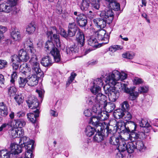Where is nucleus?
I'll return each mask as SVG.
<instances>
[{
  "label": "nucleus",
  "mask_w": 158,
  "mask_h": 158,
  "mask_svg": "<svg viewBox=\"0 0 158 158\" xmlns=\"http://www.w3.org/2000/svg\"><path fill=\"white\" fill-rule=\"evenodd\" d=\"M97 130L96 127L88 126L85 129V131L87 136L90 137L94 134Z\"/></svg>",
  "instance_id": "nucleus-35"
},
{
  "label": "nucleus",
  "mask_w": 158,
  "mask_h": 158,
  "mask_svg": "<svg viewBox=\"0 0 158 158\" xmlns=\"http://www.w3.org/2000/svg\"><path fill=\"white\" fill-rule=\"evenodd\" d=\"M96 103L102 106L105 104L107 101V97L102 93H99L95 96Z\"/></svg>",
  "instance_id": "nucleus-23"
},
{
  "label": "nucleus",
  "mask_w": 158,
  "mask_h": 158,
  "mask_svg": "<svg viewBox=\"0 0 158 158\" xmlns=\"http://www.w3.org/2000/svg\"><path fill=\"white\" fill-rule=\"evenodd\" d=\"M125 133L129 134L134 131L136 128V123L133 121H127L126 122Z\"/></svg>",
  "instance_id": "nucleus-20"
},
{
  "label": "nucleus",
  "mask_w": 158,
  "mask_h": 158,
  "mask_svg": "<svg viewBox=\"0 0 158 158\" xmlns=\"http://www.w3.org/2000/svg\"><path fill=\"white\" fill-rule=\"evenodd\" d=\"M21 145H22V143L24 145V147H26V146L28 144H33V141H31V142H30L29 143H27V142H28L27 140V138L26 136H23V137H21Z\"/></svg>",
  "instance_id": "nucleus-55"
},
{
  "label": "nucleus",
  "mask_w": 158,
  "mask_h": 158,
  "mask_svg": "<svg viewBox=\"0 0 158 158\" xmlns=\"http://www.w3.org/2000/svg\"><path fill=\"white\" fill-rule=\"evenodd\" d=\"M121 85V89L127 93L129 94V99L130 100H135L138 97L139 93L137 91H135L134 87L133 89H129L127 87V85L125 84L118 83Z\"/></svg>",
  "instance_id": "nucleus-7"
},
{
  "label": "nucleus",
  "mask_w": 158,
  "mask_h": 158,
  "mask_svg": "<svg viewBox=\"0 0 158 158\" xmlns=\"http://www.w3.org/2000/svg\"><path fill=\"white\" fill-rule=\"evenodd\" d=\"M109 5L111 8L115 11H118L120 10V4L114 1L110 3Z\"/></svg>",
  "instance_id": "nucleus-44"
},
{
  "label": "nucleus",
  "mask_w": 158,
  "mask_h": 158,
  "mask_svg": "<svg viewBox=\"0 0 158 158\" xmlns=\"http://www.w3.org/2000/svg\"><path fill=\"white\" fill-rule=\"evenodd\" d=\"M126 123H124L122 120H119L118 122H117L116 120L113 119L110 121L109 123V127L110 126L114 127V129H115L114 131H116L118 130H119L120 132L125 133V130H126L125 126Z\"/></svg>",
  "instance_id": "nucleus-8"
},
{
  "label": "nucleus",
  "mask_w": 158,
  "mask_h": 158,
  "mask_svg": "<svg viewBox=\"0 0 158 158\" xmlns=\"http://www.w3.org/2000/svg\"><path fill=\"white\" fill-rule=\"evenodd\" d=\"M102 107L103 106L96 103L94 104L93 107V112L95 113L98 114L101 111Z\"/></svg>",
  "instance_id": "nucleus-43"
},
{
  "label": "nucleus",
  "mask_w": 158,
  "mask_h": 158,
  "mask_svg": "<svg viewBox=\"0 0 158 158\" xmlns=\"http://www.w3.org/2000/svg\"><path fill=\"white\" fill-rule=\"evenodd\" d=\"M101 88L93 85L90 88L91 92L94 94L96 95L99 93H101Z\"/></svg>",
  "instance_id": "nucleus-48"
},
{
  "label": "nucleus",
  "mask_w": 158,
  "mask_h": 158,
  "mask_svg": "<svg viewBox=\"0 0 158 158\" xmlns=\"http://www.w3.org/2000/svg\"><path fill=\"white\" fill-rule=\"evenodd\" d=\"M7 28L5 27L2 25L0 26V42L1 39L4 37V33L7 31Z\"/></svg>",
  "instance_id": "nucleus-54"
},
{
  "label": "nucleus",
  "mask_w": 158,
  "mask_h": 158,
  "mask_svg": "<svg viewBox=\"0 0 158 158\" xmlns=\"http://www.w3.org/2000/svg\"><path fill=\"white\" fill-rule=\"evenodd\" d=\"M109 116V114L106 111L105 112L104 111H101L98 114V116L100 121H104L107 119Z\"/></svg>",
  "instance_id": "nucleus-40"
},
{
  "label": "nucleus",
  "mask_w": 158,
  "mask_h": 158,
  "mask_svg": "<svg viewBox=\"0 0 158 158\" xmlns=\"http://www.w3.org/2000/svg\"><path fill=\"white\" fill-rule=\"evenodd\" d=\"M93 23L98 28L100 29L104 28L106 26V23H108L107 19L101 17L100 18L94 19Z\"/></svg>",
  "instance_id": "nucleus-17"
},
{
  "label": "nucleus",
  "mask_w": 158,
  "mask_h": 158,
  "mask_svg": "<svg viewBox=\"0 0 158 158\" xmlns=\"http://www.w3.org/2000/svg\"><path fill=\"white\" fill-rule=\"evenodd\" d=\"M128 134L131 141L133 142L143 140L146 137V135L143 131H139L137 133L133 131Z\"/></svg>",
  "instance_id": "nucleus-10"
},
{
  "label": "nucleus",
  "mask_w": 158,
  "mask_h": 158,
  "mask_svg": "<svg viewBox=\"0 0 158 158\" xmlns=\"http://www.w3.org/2000/svg\"><path fill=\"white\" fill-rule=\"evenodd\" d=\"M122 46L118 45H114L110 46L109 48V50L114 52L117 50H121L123 49Z\"/></svg>",
  "instance_id": "nucleus-51"
},
{
  "label": "nucleus",
  "mask_w": 158,
  "mask_h": 158,
  "mask_svg": "<svg viewBox=\"0 0 158 158\" xmlns=\"http://www.w3.org/2000/svg\"><path fill=\"white\" fill-rule=\"evenodd\" d=\"M39 114L40 111L39 109H37L33 112L27 113V116L28 120L33 124L37 123Z\"/></svg>",
  "instance_id": "nucleus-11"
},
{
  "label": "nucleus",
  "mask_w": 158,
  "mask_h": 158,
  "mask_svg": "<svg viewBox=\"0 0 158 158\" xmlns=\"http://www.w3.org/2000/svg\"><path fill=\"white\" fill-rule=\"evenodd\" d=\"M120 73L118 71L114 70L110 73L106 77L105 81L107 83L115 85L117 83V81L120 79Z\"/></svg>",
  "instance_id": "nucleus-6"
},
{
  "label": "nucleus",
  "mask_w": 158,
  "mask_h": 158,
  "mask_svg": "<svg viewBox=\"0 0 158 158\" xmlns=\"http://www.w3.org/2000/svg\"><path fill=\"white\" fill-rule=\"evenodd\" d=\"M134 142H130L128 143L127 144L125 142H122L121 144L119 147L118 149L121 151H126V150L129 153H132L136 149L135 145Z\"/></svg>",
  "instance_id": "nucleus-9"
},
{
  "label": "nucleus",
  "mask_w": 158,
  "mask_h": 158,
  "mask_svg": "<svg viewBox=\"0 0 158 158\" xmlns=\"http://www.w3.org/2000/svg\"><path fill=\"white\" fill-rule=\"evenodd\" d=\"M53 32L52 31H49L47 32V35L48 38L50 39V40H48L45 43V48L46 50L49 51L51 48L50 52L53 56L55 61L56 62H59L60 60V51L56 48L54 47V45L51 41L52 40V36Z\"/></svg>",
  "instance_id": "nucleus-2"
},
{
  "label": "nucleus",
  "mask_w": 158,
  "mask_h": 158,
  "mask_svg": "<svg viewBox=\"0 0 158 158\" xmlns=\"http://www.w3.org/2000/svg\"><path fill=\"white\" fill-rule=\"evenodd\" d=\"M36 56L34 55L29 61L30 63L32 66V70L33 74L30 76L27 75L28 83L27 84L31 86L36 85L38 83L39 77L37 75L40 73V64L37 62Z\"/></svg>",
  "instance_id": "nucleus-1"
},
{
  "label": "nucleus",
  "mask_w": 158,
  "mask_h": 158,
  "mask_svg": "<svg viewBox=\"0 0 158 158\" xmlns=\"http://www.w3.org/2000/svg\"><path fill=\"white\" fill-rule=\"evenodd\" d=\"M133 81L134 84L136 85L142 84L143 82V81L141 78L138 77H135Z\"/></svg>",
  "instance_id": "nucleus-63"
},
{
  "label": "nucleus",
  "mask_w": 158,
  "mask_h": 158,
  "mask_svg": "<svg viewBox=\"0 0 158 158\" xmlns=\"http://www.w3.org/2000/svg\"><path fill=\"white\" fill-rule=\"evenodd\" d=\"M77 75L76 73L73 72L71 73L70 76L68 78V81L66 82V86L67 87L72 82Z\"/></svg>",
  "instance_id": "nucleus-49"
},
{
  "label": "nucleus",
  "mask_w": 158,
  "mask_h": 158,
  "mask_svg": "<svg viewBox=\"0 0 158 158\" xmlns=\"http://www.w3.org/2000/svg\"><path fill=\"white\" fill-rule=\"evenodd\" d=\"M11 85V86L8 88V93L10 96H13L15 94L17 89L15 87V84Z\"/></svg>",
  "instance_id": "nucleus-46"
},
{
  "label": "nucleus",
  "mask_w": 158,
  "mask_h": 158,
  "mask_svg": "<svg viewBox=\"0 0 158 158\" xmlns=\"http://www.w3.org/2000/svg\"><path fill=\"white\" fill-rule=\"evenodd\" d=\"M10 35L11 38L15 41L20 40L21 38L20 32L17 30H13L11 33Z\"/></svg>",
  "instance_id": "nucleus-37"
},
{
  "label": "nucleus",
  "mask_w": 158,
  "mask_h": 158,
  "mask_svg": "<svg viewBox=\"0 0 158 158\" xmlns=\"http://www.w3.org/2000/svg\"><path fill=\"white\" fill-rule=\"evenodd\" d=\"M33 144L31 143L28 144L25 148L27 150L25 153V157L26 158H32L33 156L32 150L33 149Z\"/></svg>",
  "instance_id": "nucleus-26"
},
{
  "label": "nucleus",
  "mask_w": 158,
  "mask_h": 158,
  "mask_svg": "<svg viewBox=\"0 0 158 158\" xmlns=\"http://www.w3.org/2000/svg\"><path fill=\"white\" fill-rule=\"evenodd\" d=\"M100 16L107 19V23L110 24L111 23L113 19L114 15L112 10H109L102 11L100 15Z\"/></svg>",
  "instance_id": "nucleus-15"
},
{
  "label": "nucleus",
  "mask_w": 158,
  "mask_h": 158,
  "mask_svg": "<svg viewBox=\"0 0 158 158\" xmlns=\"http://www.w3.org/2000/svg\"><path fill=\"white\" fill-rule=\"evenodd\" d=\"M132 115L130 113L127 111H125L124 113V116L123 118L127 121H129L132 118Z\"/></svg>",
  "instance_id": "nucleus-57"
},
{
  "label": "nucleus",
  "mask_w": 158,
  "mask_h": 158,
  "mask_svg": "<svg viewBox=\"0 0 158 158\" xmlns=\"http://www.w3.org/2000/svg\"><path fill=\"white\" fill-rule=\"evenodd\" d=\"M11 153L6 150H2L0 151V158H10Z\"/></svg>",
  "instance_id": "nucleus-45"
},
{
  "label": "nucleus",
  "mask_w": 158,
  "mask_h": 158,
  "mask_svg": "<svg viewBox=\"0 0 158 158\" xmlns=\"http://www.w3.org/2000/svg\"><path fill=\"white\" fill-rule=\"evenodd\" d=\"M78 30L75 23H69L68 25V35L70 37L75 36Z\"/></svg>",
  "instance_id": "nucleus-21"
},
{
  "label": "nucleus",
  "mask_w": 158,
  "mask_h": 158,
  "mask_svg": "<svg viewBox=\"0 0 158 158\" xmlns=\"http://www.w3.org/2000/svg\"><path fill=\"white\" fill-rule=\"evenodd\" d=\"M17 128H12L10 130L9 133L12 135V137L14 138H17L18 136V134L17 133Z\"/></svg>",
  "instance_id": "nucleus-60"
},
{
  "label": "nucleus",
  "mask_w": 158,
  "mask_h": 158,
  "mask_svg": "<svg viewBox=\"0 0 158 158\" xmlns=\"http://www.w3.org/2000/svg\"><path fill=\"white\" fill-rule=\"evenodd\" d=\"M25 46H26L28 47V48H29L30 52L32 54L31 55L32 57L34 55H35L36 56L35 54V51L33 47V44L30 39H28L26 43L25 44Z\"/></svg>",
  "instance_id": "nucleus-38"
},
{
  "label": "nucleus",
  "mask_w": 158,
  "mask_h": 158,
  "mask_svg": "<svg viewBox=\"0 0 158 158\" xmlns=\"http://www.w3.org/2000/svg\"><path fill=\"white\" fill-rule=\"evenodd\" d=\"M88 44L95 48H99L100 46L99 44L97 39L94 37H91L89 39L88 41Z\"/></svg>",
  "instance_id": "nucleus-31"
},
{
  "label": "nucleus",
  "mask_w": 158,
  "mask_h": 158,
  "mask_svg": "<svg viewBox=\"0 0 158 158\" xmlns=\"http://www.w3.org/2000/svg\"><path fill=\"white\" fill-rule=\"evenodd\" d=\"M139 125L141 127L140 128L141 131L145 134L148 133L151 129H153L151 125L145 119L141 120V121L139 123Z\"/></svg>",
  "instance_id": "nucleus-16"
},
{
  "label": "nucleus",
  "mask_w": 158,
  "mask_h": 158,
  "mask_svg": "<svg viewBox=\"0 0 158 158\" xmlns=\"http://www.w3.org/2000/svg\"><path fill=\"white\" fill-rule=\"evenodd\" d=\"M89 6L88 0H82L80 5V9L82 11H86L88 10Z\"/></svg>",
  "instance_id": "nucleus-41"
},
{
  "label": "nucleus",
  "mask_w": 158,
  "mask_h": 158,
  "mask_svg": "<svg viewBox=\"0 0 158 158\" xmlns=\"http://www.w3.org/2000/svg\"><path fill=\"white\" fill-rule=\"evenodd\" d=\"M15 125L17 127L21 128L24 127L26 125V122L22 119H19L15 120Z\"/></svg>",
  "instance_id": "nucleus-47"
},
{
  "label": "nucleus",
  "mask_w": 158,
  "mask_h": 158,
  "mask_svg": "<svg viewBox=\"0 0 158 158\" xmlns=\"http://www.w3.org/2000/svg\"><path fill=\"white\" fill-rule=\"evenodd\" d=\"M20 68H23V70H24L22 73V76L24 77L25 75L26 76L29 74V72H30L31 69L27 64H23L21 65Z\"/></svg>",
  "instance_id": "nucleus-36"
},
{
  "label": "nucleus",
  "mask_w": 158,
  "mask_h": 158,
  "mask_svg": "<svg viewBox=\"0 0 158 158\" xmlns=\"http://www.w3.org/2000/svg\"><path fill=\"white\" fill-rule=\"evenodd\" d=\"M114 130L112 131L113 133L111 135H109V136H110L109 139V143L113 145H115L118 146L117 147V149H118L119 147L121 144V143L122 142H124V141H123L122 139L120 137H116L115 136L114 134Z\"/></svg>",
  "instance_id": "nucleus-14"
},
{
  "label": "nucleus",
  "mask_w": 158,
  "mask_h": 158,
  "mask_svg": "<svg viewBox=\"0 0 158 158\" xmlns=\"http://www.w3.org/2000/svg\"><path fill=\"white\" fill-rule=\"evenodd\" d=\"M121 109L124 112L127 111L129 109V106L128 102L126 101H124L121 105Z\"/></svg>",
  "instance_id": "nucleus-56"
},
{
  "label": "nucleus",
  "mask_w": 158,
  "mask_h": 158,
  "mask_svg": "<svg viewBox=\"0 0 158 158\" xmlns=\"http://www.w3.org/2000/svg\"><path fill=\"white\" fill-rule=\"evenodd\" d=\"M11 153L14 154H18L21 152L22 148L19 145L15 143H12L10 146Z\"/></svg>",
  "instance_id": "nucleus-22"
},
{
  "label": "nucleus",
  "mask_w": 158,
  "mask_h": 158,
  "mask_svg": "<svg viewBox=\"0 0 158 158\" xmlns=\"http://www.w3.org/2000/svg\"><path fill=\"white\" fill-rule=\"evenodd\" d=\"M99 121L98 116H93L89 119V123L94 126L98 131H101L102 129L105 128L104 131H106V133L104 134L105 135H108L109 134H111L112 133L111 128L107 125L106 124H105V125H102V124L100 123Z\"/></svg>",
  "instance_id": "nucleus-3"
},
{
  "label": "nucleus",
  "mask_w": 158,
  "mask_h": 158,
  "mask_svg": "<svg viewBox=\"0 0 158 158\" xmlns=\"http://www.w3.org/2000/svg\"><path fill=\"white\" fill-rule=\"evenodd\" d=\"M148 87L147 86H143L139 88L138 91L140 93H146L148 91Z\"/></svg>",
  "instance_id": "nucleus-64"
},
{
  "label": "nucleus",
  "mask_w": 158,
  "mask_h": 158,
  "mask_svg": "<svg viewBox=\"0 0 158 158\" xmlns=\"http://www.w3.org/2000/svg\"><path fill=\"white\" fill-rule=\"evenodd\" d=\"M10 83L11 84L14 85L15 81L17 78V72L15 71H14L11 74Z\"/></svg>",
  "instance_id": "nucleus-52"
},
{
  "label": "nucleus",
  "mask_w": 158,
  "mask_h": 158,
  "mask_svg": "<svg viewBox=\"0 0 158 158\" xmlns=\"http://www.w3.org/2000/svg\"><path fill=\"white\" fill-rule=\"evenodd\" d=\"M142 140H140L134 142L136 149L139 151H143L145 148L144 145Z\"/></svg>",
  "instance_id": "nucleus-32"
},
{
  "label": "nucleus",
  "mask_w": 158,
  "mask_h": 158,
  "mask_svg": "<svg viewBox=\"0 0 158 158\" xmlns=\"http://www.w3.org/2000/svg\"><path fill=\"white\" fill-rule=\"evenodd\" d=\"M98 40L99 41H105L103 43L107 44L109 42V36L106 34V31L104 30H99L96 33Z\"/></svg>",
  "instance_id": "nucleus-12"
},
{
  "label": "nucleus",
  "mask_w": 158,
  "mask_h": 158,
  "mask_svg": "<svg viewBox=\"0 0 158 158\" xmlns=\"http://www.w3.org/2000/svg\"><path fill=\"white\" fill-rule=\"evenodd\" d=\"M103 83L102 78H98L94 81V85L101 88L103 85Z\"/></svg>",
  "instance_id": "nucleus-53"
},
{
  "label": "nucleus",
  "mask_w": 158,
  "mask_h": 158,
  "mask_svg": "<svg viewBox=\"0 0 158 158\" xmlns=\"http://www.w3.org/2000/svg\"><path fill=\"white\" fill-rule=\"evenodd\" d=\"M14 99L19 105H20L23 102V99L20 95H16L14 97Z\"/></svg>",
  "instance_id": "nucleus-59"
},
{
  "label": "nucleus",
  "mask_w": 158,
  "mask_h": 158,
  "mask_svg": "<svg viewBox=\"0 0 158 158\" xmlns=\"http://www.w3.org/2000/svg\"><path fill=\"white\" fill-rule=\"evenodd\" d=\"M26 76H22V77H20L18 80L19 86L20 88H24L27 83H28L27 77H24Z\"/></svg>",
  "instance_id": "nucleus-34"
},
{
  "label": "nucleus",
  "mask_w": 158,
  "mask_h": 158,
  "mask_svg": "<svg viewBox=\"0 0 158 158\" xmlns=\"http://www.w3.org/2000/svg\"><path fill=\"white\" fill-rule=\"evenodd\" d=\"M76 39L78 46L81 47L84 45L85 41V36L83 32L79 29L77 33Z\"/></svg>",
  "instance_id": "nucleus-19"
},
{
  "label": "nucleus",
  "mask_w": 158,
  "mask_h": 158,
  "mask_svg": "<svg viewBox=\"0 0 158 158\" xmlns=\"http://www.w3.org/2000/svg\"><path fill=\"white\" fill-rule=\"evenodd\" d=\"M17 0H9L7 3L0 4V12L9 13L15 11Z\"/></svg>",
  "instance_id": "nucleus-5"
},
{
  "label": "nucleus",
  "mask_w": 158,
  "mask_h": 158,
  "mask_svg": "<svg viewBox=\"0 0 158 158\" xmlns=\"http://www.w3.org/2000/svg\"><path fill=\"white\" fill-rule=\"evenodd\" d=\"M122 56L124 58L129 59H131L133 58L134 56V55L132 53L128 52L123 54Z\"/></svg>",
  "instance_id": "nucleus-62"
},
{
  "label": "nucleus",
  "mask_w": 158,
  "mask_h": 158,
  "mask_svg": "<svg viewBox=\"0 0 158 158\" xmlns=\"http://www.w3.org/2000/svg\"><path fill=\"white\" fill-rule=\"evenodd\" d=\"M11 61L13 63L20 62L21 61L19 56L16 55H14L11 57Z\"/></svg>",
  "instance_id": "nucleus-61"
},
{
  "label": "nucleus",
  "mask_w": 158,
  "mask_h": 158,
  "mask_svg": "<svg viewBox=\"0 0 158 158\" xmlns=\"http://www.w3.org/2000/svg\"><path fill=\"white\" fill-rule=\"evenodd\" d=\"M103 107L108 113L113 111L116 107V105L114 103L108 102L104 104Z\"/></svg>",
  "instance_id": "nucleus-27"
},
{
  "label": "nucleus",
  "mask_w": 158,
  "mask_h": 158,
  "mask_svg": "<svg viewBox=\"0 0 158 158\" xmlns=\"http://www.w3.org/2000/svg\"><path fill=\"white\" fill-rule=\"evenodd\" d=\"M36 28V25L34 22H31L27 26L26 31L29 34H31L34 33Z\"/></svg>",
  "instance_id": "nucleus-33"
},
{
  "label": "nucleus",
  "mask_w": 158,
  "mask_h": 158,
  "mask_svg": "<svg viewBox=\"0 0 158 158\" xmlns=\"http://www.w3.org/2000/svg\"><path fill=\"white\" fill-rule=\"evenodd\" d=\"M26 102L29 108L32 109L36 108L39 105L38 99L33 95L29 97Z\"/></svg>",
  "instance_id": "nucleus-13"
},
{
  "label": "nucleus",
  "mask_w": 158,
  "mask_h": 158,
  "mask_svg": "<svg viewBox=\"0 0 158 158\" xmlns=\"http://www.w3.org/2000/svg\"><path fill=\"white\" fill-rule=\"evenodd\" d=\"M86 100L87 103L89 105H92L96 103L95 96L87 98Z\"/></svg>",
  "instance_id": "nucleus-50"
},
{
  "label": "nucleus",
  "mask_w": 158,
  "mask_h": 158,
  "mask_svg": "<svg viewBox=\"0 0 158 158\" xmlns=\"http://www.w3.org/2000/svg\"><path fill=\"white\" fill-rule=\"evenodd\" d=\"M91 7L94 10H99L100 3L99 0H91Z\"/></svg>",
  "instance_id": "nucleus-42"
},
{
  "label": "nucleus",
  "mask_w": 158,
  "mask_h": 158,
  "mask_svg": "<svg viewBox=\"0 0 158 158\" xmlns=\"http://www.w3.org/2000/svg\"><path fill=\"white\" fill-rule=\"evenodd\" d=\"M105 129V128H104V129H101V131H97V132L93 138V140L94 142L99 143L103 140V136L105 137L108 136L109 135H111L113 133V132L112 131V133L111 134H109L108 135H105L104 134L106 133V130L104 131Z\"/></svg>",
  "instance_id": "nucleus-18"
},
{
  "label": "nucleus",
  "mask_w": 158,
  "mask_h": 158,
  "mask_svg": "<svg viewBox=\"0 0 158 158\" xmlns=\"http://www.w3.org/2000/svg\"><path fill=\"white\" fill-rule=\"evenodd\" d=\"M18 55L21 62H26L30 58L28 54L23 49L19 51Z\"/></svg>",
  "instance_id": "nucleus-24"
},
{
  "label": "nucleus",
  "mask_w": 158,
  "mask_h": 158,
  "mask_svg": "<svg viewBox=\"0 0 158 158\" xmlns=\"http://www.w3.org/2000/svg\"><path fill=\"white\" fill-rule=\"evenodd\" d=\"M103 88L105 94L108 96L109 101L111 102H115L119 96V93L115 88L110 87L106 85Z\"/></svg>",
  "instance_id": "nucleus-4"
},
{
  "label": "nucleus",
  "mask_w": 158,
  "mask_h": 158,
  "mask_svg": "<svg viewBox=\"0 0 158 158\" xmlns=\"http://www.w3.org/2000/svg\"><path fill=\"white\" fill-rule=\"evenodd\" d=\"M8 114V110L6 106L3 102H0V115L6 117Z\"/></svg>",
  "instance_id": "nucleus-29"
},
{
  "label": "nucleus",
  "mask_w": 158,
  "mask_h": 158,
  "mask_svg": "<svg viewBox=\"0 0 158 158\" xmlns=\"http://www.w3.org/2000/svg\"><path fill=\"white\" fill-rule=\"evenodd\" d=\"M77 23L80 27H85L87 23V17H86L80 21H79V22Z\"/></svg>",
  "instance_id": "nucleus-58"
},
{
  "label": "nucleus",
  "mask_w": 158,
  "mask_h": 158,
  "mask_svg": "<svg viewBox=\"0 0 158 158\" xmlns=\"http://www.w3.org/2000/svg\"><path fill=\"white\" fill-rule=\"evenodd\" d=\"M40 63L43 66L47 67L51 66L52 64V61L48 56H46L42 58Z\"/></svg>",
  "instance_id": "nucleus-30"
},
{
  "label": "nucleus",
  "mask_w": 158,
  "mask_h": 158,
  "mask_svg": "<svg viewBox=\"0 0 158 158\" xmlns=\"http://www.w3.org/2000/svg\"><path fill=\"white\" fill-rule=\"evenodd\" d=\"M77 52V48L75 45H72L70 47H67L66 48V53L71 57L75 55Z\"/></svg>",
  "instance_id": "nucleus-25"
},
{
  "label": "nucleus",
  "mask_w": 158,
  "mask_h": 158,
  "mask_svg": "<svg viewBox=\"0 0 158 158\" xmlns=\"http://www.w3.org/2000/svg\"><path fill=\"white\" fill-rule=\"evenodd\" d=\"M86 17V16L85 15L80 13L79 12L77 11L74 12L73 15L72 16V18L74 21L76 22V23Z\"/></svg>",
  "instance_id": "nucleus-28"
},
{
  "label": "nucleus",
  "mask_w": 158,
  "mask_h": 158,
  "mask_svg": "<svg viewBox=\"0 0 158 158\" xmlns=\"http://www.w3.org/2000/svg\"><path fill=\"white\" fill-rule=\"evenodd\" d=\"M124 112L122 110L120 109H117L114 110L113 115L114 117L117 119L123 118L124 116Z\"/></svg>",
  "instance_id": "nucleus-39"
}]
</instances>
